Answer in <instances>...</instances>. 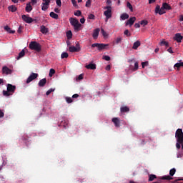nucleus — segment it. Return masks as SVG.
Here are the masks:
<instances>
[{
  "label": "nucleus",
  "instance_id": "38",
  "mask_svg": "<svg viewBox=\"0 0 183 183\" xmlns=\"http://www.w3.org/2000/svg\"><path fill=\"white\" fill-rule=\"evenodd\" d=\"M54 74H55V69H51L49 71V76H53Z\"/></svg>",
  "mask_w": 183,
  "mask_h": 183
},
{
  "label": "nucleus",
  "instance_id": "7",
  "mask_svg": "<svg viewBox=\"0 0 183 183\" xmlns=\"http://www.w3.org/2000/svg\"><path fill=\"white\" fill-rule=\"evenodd\" d=\"M109 44L94 43L92 44V48H97L98 51H102L103 49H107V46Z\"/></svg>",
  "mask_w": 183,
  "mask_h": 183
},
{
  "label": "nucleus",
  "instance_id": "13",
  "mask_svg": "<svg viewBox=\"0 0 183 183\" xmlns=\"http://www.w3.org/2000/svg\"><path fill=\"white\" fill-rule=\"evenodd\" d=\"M135 21H137V17H130L125 24L126 26H128V25H129V26H132Z\"/></svg>",
  "mask_w": 183,
  "mask_h": 183
},
{
  "label": "nucleus",
  "instance_id": "4",
  "mask_svg": "<svg viewBox=\"0 0 183 183\" xmlns=\"http://www.w3.org/2000/svg\"><path fill=\"white\" fill-rule=\"evenodd\" d=\"M29 48H30L31 51H36V52H41V51H42L41 44L36 41H31L29 45Z\"/></svg>",
  "mask_w": 183,
  "mask_h": 183
},
{
  "label": "nucleus",
  "instance_id": "2",
  "mask_svg": "<svg viewBox=\"0 0 183 183\" xmlns=\"http://www.w3.org/2000/svg\"><path fill=\"white\" fill-rule=\"evenodd\" d=\"M175 138L177 139L176 148L181 149V144L183 142V132L182 129H178L175 133Z\"/></svg>",
  "mask_w": 183,
  "mask_h": 183
},
{
  "label": "nucleus",
  "instance_id": "64",
  "mask_svg": "<svg viewBox=\"0 0 183 183\" xmlns=\"http://www.w3.org/2000/svg\"><path fill=\"white\" fill-rule=\"evenodd\" d=\"M177 64H179L180 68H181V66L183 67V62H179V63H177Z\"/></svg>",
  "mask_w": 183,
  "mask_h": 183
},
{
  "label": "nucleus",
  "instance_id": "30",
  "mask_svg": "<svg viewBox=\"0 0 183 183\" xmlns=\"http://www.w3.org/2000/svg\"><path fill=\"white\" fill-rule=\"evenodd\" d=\"M160 45H163V46H166L167 48H168V46H169V43H168V41H165V39H163L160 42Z\"/></svg>",
  "mask_w": 183,
  "mask_h": 183
},
{
  "label": "nucleus",
  "instance_id": "28",
  "mask_svg": "<svg viewBox=\"0 0 183 183\" xmlns=\"http://www.w3.org/2000/svg\"><path fill=\"white\" fill-rule=\"evenodd\" d=\"M120 111L121 112H129V109L128 107L125 106V107H121Z\"/></svg>",
  "mask_w": 183,
  "mask_h": 183
},
{
  "label": "nucleus",
  "instance_id": "57",
  "mask_svg": "<svg viewBox=\"0 0 183 183\" xmlns=\"http://www.w3.org/2000/svg\"><path fill=\"white\" fill-rule=\"evenodd\" d=\"M54 12H56V14H59V12H61V10H59L58 8H55Z\"/></svg>",
  "mask_w": 183,
  "mask_h": 183
},
{
  "label": "nucleus",
  "instance_id": "56",
  "mask_svg": "<svg viewBox=\"0 0 183 183\" xmlns=\"http://www.w3.org/2000/svg\"><path fill=\"white\" fill-rule=\"evenodd\" d=\"M4 112H2V110L0 109V118H4Z\"/></svg>",
  "mask_w": 183,
  "mask_h": 183
},
{
  "label": "nucleus",
  "instance_id": "22",
  "mask_svg": "<svg viewBox=\"0 0 183 183\" xmlns=\"http://www.w3.org/2000/svg\"><path fill=\"white\" fill-rule=\"evenodd\" d=\"M40 31L41 34H48V28H46L45 26H41Z\"/></svg>",
  "mask_w": 183,
  "mask_h": 183
},
{
  "label": "nucleus",
  "instance_id": "18",
  "mask_svg": "<svg viewBox=\"0 0 183 183\" xmlns=\"http://www.w3.org/2000/svg\"><path fill=\"white\" fill-rule=\"evenodd\" d=\"M86 69H97V64L94 63H90L88 65H86Z\"/></svg>",
  "mask_w": 183,
  "mask_h": 183
},
{
  "label": "nucleus",
  "instance_id": "50",
  "mask_svg": "<svg viewBox=\"0 0 183 183\" xmlns=\"http://www.w3.org/2000/svg\"><path fill=\"white\" fill-rule=\"evenodd\" d=\"M56 4L58 5V6H62V2L61 0H56Z\"/></svg>",
  "mask_w": 183,
  "mask_h": 183
},
{
  "label": "nucleus",
  "instance_id": "8",
  "mask_svg": "<svg viewBox=\"0 0 183 183\" xmlns=\"http://www.w3.org/2000/svg\"><path fill=\"white\" fill-rule=\"evenodd\" d=\"M69 52H79L81 51V46L79 45V43L76 44L75 46H71L69 47Z\"/></svg>",
  "mask_w": 183,
  "mask_h": 183
},
{
  "label": "nucleus",
  "instance_id": "44",
  "mask_svg": "<svg viewBox=\"0 0 183 183\" xmlns=\"http://www.w3.org/2000/svg\"><path fill=\"white\" fill-rule=\"evenodd\" d=\"M124 34L127 36H131V33H129V30L127 29L124 31Z\"/></svg>",
  "mask_w": 183,
  "mask_h": 183
},
{
  "label": "nucleus",
  "instance_id": "41",
  "mask_svg": "<svg viewBox=\"0 0 183 183\" xmlns=\"http://www.w3.org/2000/svg\"><path fill=\"white\" fill-rule=\"evenodd\" d=\"M54 91H55V89H49L46 92V95H49L51 92H54Z\"/></svg>",
  "mask_w": 183,
  "mask_h": 183
},
{
  "label": "nucleus",
  "instance_id": "21",
  "mask_svg": "<svg viewBox=\"0 0 183 183\" xmlns=\"http://www.w3.org/2000/svg\"><path fill=\"white\" fill-rule=\"evenodd\" d=\"M50 16L53 18V19H59V16L54 11L50 12Z\"/></svg>",
  "mask_w": 183,
  "mask_h": 183
},
{
  "label": "nucleus",
  "instance_id": "31",
  "mask_svg": "<svg viewBox=\"0 0 183 183\" xmlns=\"http://www.w3.org/2000/svg\"><path fill=\"white\" fill-rule=\"evenodd\" d=\"M16 6H9V11H10V12H16Z\"/></svg>",
  "mask_w": 183,
  "mask_h": 183
},
{
  "label": "nucleus",
  "instance_id": "1",
  "mask_svg": "<svg viewBox=\"0 0 183 183\" xmlns=\"http://www.w3.org/2000/svg\"><path fill=\"white\" fill-rule=\"evenodd\" d=\"M172 9V7L168 3H163L162 6L159 5H157L155 8V14H159V15H164L167 11H171Z\"/></svg>",
  "mask_w": 183,
  "mask_h": 183
},
{
  "label": "nucleus",
  "instance_id": "10",
  "mask_svg": "<svg viewBox=\"0 0 183 183\" xmlns=\"http://www.w3.org/2000/svg\"><path fill=\"white\" fill-rule=\"evenodd\" d=\"M41 3V9L43 11H46L48 8H49V4H51V1L49 0H42Z\"/></svg>",
  "mask_w": 183,
  "mask_h": 183
},
{
  "label": "nucleus",
  "instance_id": "39",
  "mask_svg": "<svg viewBox=\"0 0 183 183\" xmlns=\"http://www.w3.org/2000/svg\"><path fill=\"white\" fill-rule=\"evenodd\" d=\"M75 16H81L82 15V12L80 10H77L76 12L74 13Z\"/></svg>",
  "mask_w": 183,
  "mask_h": 183
},
{
  "label": "nucleus",
  "instance_id": "20",
  "mask_svg": "<svg viewBox=\"0 0 183 183\" xmlns=\"http://www.w3.org/2000/svg\"><path fill=\"white\" fill-rule=\"evenodd\" d=\"M139 46H141V41H137L136 42L134 43L132 49H138Z\"/></svg>",
  "mask_w": 183,
  "mask_h": 183
},
{
  "label": "nucleus",
  "instance_id": "24",
  "mask_svg": "<svg viewBox=\"0 0 183 183\" xmlns=\"http://www.w3.org/2000/svg\"><path fill=\"white\" fill-rule=\"evenodd\" d=\"M120 18L122 21H125V19H128V18H129V14L124 13L121 15Z\"/></svg>",
  "mask_w": 183,
  "mask_h": 183
},
{
  "label": "nucleus",
  "instance_id": "6",
  "mask_svg": "<svg viewBox=\"0 0 183 183\" xmlns=\"http://www.w3.org/2000/svg\"><path fill=\"white\" fill-rule=\"evenodd\" d=\"M104 9H107L104 11V15L106 16L107 19L112 18V7L111 6H107L104 8Z\"/></svg>",
  "mask_w": 183,
  "mask_h": 183
},
{
  "label": "nucleus",
  "instance_id": "58",
  "mask_svg": "<svg viewBox=\"0 0 183 183\" xmlns=\"http://www.w3.org/2000/svg\"><path fill=\"white\" fill-rule=\"evenodd\" d=\"M111 70V65H107V66H106V71H110Z\"/></svg>",
  "mask_w": 183,
  "mask_h": 183
},
{
  "label": "nucleus",
  "instance_id": "55",
  "mask_svg": "<svg viewBox=\"0 0 183 183\" xmlns=\"http://www.w3.org/2000/svg\"><path fill=\"white\" fill-rule=\"evenodd\" d=\"M167 51H169V54H174V51H172V47H169V48L167 49Z\"/></svg>",
  "mask_w": 183,
  "mask_h": 183
},
{
  "label": "nucleus",
  "instance_id": "49",
  "mask_svg": "<svg viewBox=\"0 0 183 183\" xmlns=\"http://www.w3.org/2000/svg\"><path fill=\"white\" fill-rule=\"evenodd\" d=\"M86 8H89V6H91V0H87L86 1Z\"/></svg>",
  "mask_w": 183,
  "mask_h": 183
},
{
  "label": "nucleus",
  "instance_id": "52",
  "mask_svg": "<svg viewBox=\"0 0 183 183\" xmlns=\"http://www.w3.org/2000/svg\"><path fill=\"white\" fill-rule=\"evenodd\" d=\"M17 32H18V34H21L22 32V26H20L19 27V29L17 30Z\"/></svg>",
  "mask_w": 183,
  "mask_h": 183
},
{
  "label": "nucleus",
  "instance_id": "53",
  "mask_svg": "<svg viewBox=\"0 0 183 183\" xmlns=\"http://www.w3.org/2000/svg\"><path fill=\"white\" fill-rule=\"evenodd\" d=\"M134 28H141V24H139V23H136L134 24Z\"/></svg>",
  "mask_w": 183,
  "mask_h": 183
},
{
  "label": "nucleus",
  "instance_id": "32",
  "mask_svg": "<svg viewBox=\"0 0 183 183\" xmlns=\"http://www.w3.org/2000/svg\"><path fill=\"white\" fill-rule=\"evenodd\" d=\"M175 172H177V169H175V168L170 169L169 171L170 177H174V175H175Z\"/></svg>",
  "mask_w": 183,
  "mask_h": 183
},
{
  "label": "nucleus",
  "instance_id": "34",
  "mask_svg": "<svg viewBox=\"0 0 183 183\" xmlns=\"http://www.w3.org/2000/svg\"><path fill=\"white\" fill-rule=\"evenodd\" d=\"M65 100L67 102V104H72V102H74V100H72V98H71V97H66L65 98Z\"/></svg>",
  "mask_w": 183,
  "mask_h": 183
},
{
  "label": "nucleus",
  "instance_id": "40",
  "mask_svg": "<svg viewBox=\"0 0 183 183\" xmlns=\"http://www.w3.org/2000/svg\"><path fill=\"white\" fill-rule=\"evenodd\" d=\"M148 65H149V62L148 61L142 62V68H145V66H148Z\"/></svg>",
  "mask_w": 183,
  "mask_h": 183
},
{
  "label": "nucleus",
  "instance_id": "54",
  "mask_svg": "<svg viewBox=\"0 0 183 183\" xmlns=\"http://www.w3.org/2000/svg\"><path fill=\"white\" fill-rule=\"evenodd\" d=\"M72 98H74V99L79 98V94H74L72 96Z\"/></svg>",
  "mask_w": 183,
  "mask_h": 183
},
{
  "label": "nucleus",
  "instance_id": "36",
  "mask_svg": "<svg viewBox=\"0 0 183 183\" xmlns=\"http://www.w3.org/2000/svg\"><path fill=\"white\" fill-rule=\"evenodd\" d=\"M68 56H69V55L66 52H63L61 55V59H64V58H68Z\"/></svg>",
  "mask_w": 183,
  "mask_h": 183
},
{
  "label": "nucleus",
  "instance_id": "26",
  "mask_svg": "<svg viewBox=\"0 0 183 183\" xmlns=\"http://www.w3.org/2000/svg\"><path fill=\"white\" fill-rule=\"evenodd\" d=\"M161 179L163 180H167V181H171V179H174V178H172V177L167 175V176H163L161 177Z\"/></svg>",
  "mask_w": 183,
  "mask_h": 183
},
{
  "label": "nucleus",
  "instance_id": "16",
  "mask_svg": "<svg viewBox=\"0 0 183 183\" xmlns=\"http://www.w3.org/2000/svg\"><path fill=\"white\" fill-rule=\"evenodd\" d=\"M101 30L97 28V29H95L93 31V34H92V37H93V39H98V36L99 35V31Z\"/></svg>",
  "mask_w": 183,
  "mask_h": 183
},
{
  "label": "nucleus",
  "instance_id": "48",
  "mask_svg": "<svg viewBox=\"0 0 183 183\" xmlns=\"http://www.w3.org/2000/svg\"><path fill=\"white\" fill-rule=\"evenodd\" d=\"M140 24H141V25H148V21H147V20H142V21L140 22Z\"/></svg>",
  "mask_w": 183,
  "mask_h": 183
},
{
  "label": "nucleus",
  "instance_id": "19",
  "mask_svg": "<svg viewBox=\"0 0 183 183\" xmlns=\"http://www.w3.org/2000/svg\"><path fill=\"white\" fill-rule=\"evenodd\" d=\"M122 42V37L118 36L115 40L113 41L114 45H118L119 44H121Z\"/></svg>",
  "mask_w": 183,
  "mask_h": 183
},
{
  "label": "nucleus",
  "instance_id": "63",
  "mask_svg": "<svg viewBox=\"0 0 183 183\" xmlns=\"http://www.w3.org/2000/svg\"><path fill=\"white\" fill-rule=\"evenodd\" d=\"M179 21H183V15H181L179 16Z\"/></svg>",
  "mask_w": 183,
  "mask_h": 183
},
{
  "label": "nucleus",
  "instance_id": "62",
  "mask_svg": "<svg viewBox=\"0 0 183 183\" xmlns=\"http://www.w3.org/2000/svg\"><path fill=\"white\" fill-rule=\"evenodd\" d=\"M36 0H31V3L33 5H35V4H36Z\"/></svg>",
  "mask_w": 183,
  "mask_h": 183
},
{
  "label": "nucleus",
  "instance_id": "27",
  "mask_svg": "<svg viewBox=\"0 0 183 183\" xmlns=\"http://www.w3.org/2000/svg\"><path fill=\"white\" fill-rule=\"evenodd\" d=\"M26 11L27 12H31L32 11V6L31 5V3H28L26 6Z\"/></svg>",
  "mask_w": 183,
  "mask_h": 183
},
{
  "label": "nucleus",
  "instance_id": "33",
  "mask_svg": "<svg viewBox=\"0 0 183 183\" xmlns=\"http://www.w3.org/2000/svg\"><path fill=\"white\" fill-rule=\"evenodd\" d=\"M66 38L67 39H71L72 38V31H68L66 32Z\"/></svg>",
  "mask_w": 183,
  "mask_h": 183
},
{
  "label": "nucleus",
  "instance_id": "25",
  "mask_svg": "<svg viewBox=\"0 0 183 183\" xmlns=\"http://www.w3.org/2000/svg\"><path fill=\"white\" fill-rule=\"evenodd\" d=\"M154 179H157V175L155 174H149V182L154 181Z\"/></svg>",
  "mask_w": 183,
  "mask_h": 183
},
{
  "label": "nucleus",
  "instance_id": "37",
  "mask_svg": "<svg viewBox=\"0 0 183 183\" xmlns=\"http://www.w3.org/2000/svg\"><path fill=\"white\" fill-rule=\"evenodd\" d=\"M138 68H139L138 61H136L134 63V68L133 69V71H138Z\"/></svg>",
  "mask_w": 183,
  "mask_h": 183
},
{
  "label": "nucleus",
  "instance_id": "35",
  "mask_svg": "<svg viewBox=\"0 0 183 183\" xmlns=\"http://www.w3.org/2000/svg\"><path fill=\"white\" fill-rule=\"evenodd\" d=\"M127 6L130 9L131 12H134V9L132 8V4H131V3L127 2Z\"/></svg>",
  "mask_w": 183,
  "mask_h": 183
},
{
  "label": "nucleus",
  "instance_id": "61",
  "mask_svg": "<svg viewBox=\"0 0 183 183\" xmlns=\"http://www.w3.org/2000/svg\"><path fill=\"white\" fill-rule=\"evenodd\" d=\"M157 0H149V4H154Z\"/></svg>",
  "mask_w": 183,
  "mask_h": 183
},
{
  "label": "nucleus",
  "instance_id": "42",
  "mask_svg": "<svg viewBox=\"0 0 183 183\" xmlns=\"http://www.w3.org/2000/svg\"><path fill=\"white\" fill-rule=\"evenodd\" d=\"M101 33H102V35H103V36H104V38L106 36H107V31H105V30H104V29H101Z\"/></svg>",
  "mask_w": 183,
  "mask_h": 183
},
{
  "label": "nucleus",
  "instance_id": "3",
  "mask_svg": "<svg viewBox=\"0 0 183 183\" xmlns=\"http://www.w3.org/2000/svg\"><path fill=\"white\" fill-rule=\"evenodd\" d=\"M6 88L7 91L3 90L4 97H11V95H14V94H15V91L16 90V86L12 85L11 84H7Z\"/></svg>",
  "mask_w": 183,
  "mask_h": 183
},
{
  "label": "nucleus",
  "instance_id": "45",
  "mask_svg": "<svg viewBox=\"0 0 183 183\" xmlns=\"http://www.w3.org/2000/svg\"><path fill=\"white\" fill-rule=\"evenodd\" d=\"M81 79H84V74H83L79 75L78 78L76 79V81H81Z\"/></svg>",
  "mask_w": 183,
  "mask_h": 183
},
{
  "label": "nucleus",
  "instance_id": "12",
  "mask_svg": "<svg viewBox=\"0 0 183 183\" xmlns=\"http://www.w3.org/2000/svg\"><path fill=\"white\" fill-rule=\"evenodd\" d=\"M2 74H5V75H11L12 74V70L8 66H4L2 67Z\"/></svg>",
  "mask_w": 183,
  "mask_h": 183
},
{
  "label": "nucleus",
  "instance_id": "15",
  "mask_svg": "<svg viewBox=\"0 0 183 183\" xmlns=\"http://www.w3.org/2000/svg\"><path fill=\"white\" fill-rule=\"evenodd\" d=\"M173 39L174 41H177L178 43H181L183 39V36L179 33H177L175 36H174Z\"/></svg>",
  "mask_w": 183,
  "mask_h": 183
},
{
  "label": "nucleus",
  "instance_id": "29",
  "mask_svg": "<svg viewBox=\"0 0 183 183\" xmlns=\"http://www.w3.org/2000/svg\"><path fill=\"white\" fill-rule=\"evenodd\" d=\"M25 56V50H21V51L19 54L17 59H21V58H24Z\"/></svg>",
  "mask_w": 183,
  "mask_h": 183
},
{
  "label": "nucleus",
  "instance_id": "46",
  "mask_svg": "<svg viewBox=\"0 0 183 183\" xmlns=\"http://www.w3.org/2000/svg\"><path fill=\"white\" fill-rule=\"evenodd\" d=\"M88 19H95V15L91 14L88 16Z\"/></svg>",
  "mask_w": 183,
  "mask_h": 183
},
{
  "label": "nucleus",
  "instance_id": "59",
  "mask_svg": "<svg viewBox=\"0 0 183 183\" xmlns=\"http://www.w3.org/2000/svg\"><path fill=\"white\" fill-rule=\"evenodd\" d=\"M80 22H81V24H85V18H81V19H80Z\"/></svg>",
  "mask_w": 183,
  "mask_h": 183
},
{
  "label": "nucleus",
  "instance_id": "51",
  "mask_svg": "<svg viewBox=\"0 0 183 183\" xmlns=\"http://www.w3.org/2000/svg\"><path fill=\"white\" fill-rule=\"evenodd\" d=\"M71 4L73 6H78V5L76 4V0H71Z\"/></svg>",
  "mask_w": 183,
  "mask_h": 183
},
{
  "label": "nucleus",
  "instance_id": "60",
  "mask_svg": "<svg viewBox=\"0 0 183 183\" xmlns=\"http://www.w3.org/2000/svg\"><path fill=\"white\" fill-rule=\"evenodd\" d=\"M0 85H4V79H0Z\"/></svg>",
  "mask_w": 183,
  "mask_h": 183
},
{
  "label": "nucleus",
  "instance_id": "9",
  "mask_svg": "<svg viewBox=\"0 0 183 183\" xmlns=\"http://www.w3.org/2000/svg\"><path fill=\"white\" fill-rule=\"evenodd\" d=\"M39 75L36 73H31V75L27 78L26 81V84H30V82H32L34 79H36L38 78Z\"/></svg>",
  "mask_w": 183,
  "mask_h": 183
},
{
  "label": "nucleus",
  "instance_id": "47",
  "mask_svg": "<svg viewBox=\"0 0 183 183\" xmlns=\"http://www.w3.org/2000/svg\"><path fill=\"white\" fill-rule=\"evenodd\" d=\"M103 59L105 61H111V57H109V56H103Z\"/></svg>",
  "mask_w": 183,
  "mask_h": 183
},
{
  "label": "nucleus",
  "instance_id": "17",
  "mask_svg": "<svg viewBox=\"0 0 183 183\" xmlns=\"http://www.w3.org/2000/svg\"><path fill=\"white\" fill-rule=\"evenodd\" d=\"M38 85H39V86H40V87L45 86V85H46V78H44V79H41V80L39 81Z\"/></svg>",
  "mask_w": 183,
  "mask_h": 183
},
{
  "label": "nucleus",
  "instance_id": "23",
  "mask_svg": "<svg viewBox=\"0 0 183 183\" xmlns=\"http://www.w3.org/2000/svg\"><path fill=\"white\" fill-rule=\"evenodd\" d=\"M4 29L8 32L9 34H15V30H12L10 29L9 26H4Z\"/></svg>",
  "mask_w": 183,
  "mask_h": 183
},
{
  "label": "nucleus",
  "instance_id": "5",
  "mask_svg": "<svg viewBox=\"0 0 183 183\" xmlns=\"http://www.w3.org/2000/svg\"><path fill=\"white\" fill-rule=\"evenodd\" d=\"M70 24L72 26H74L75 32H79V31H81V26H82V24L79 23V21H78V19L71 18Z\"/></svg>",
  "mask_w": 183,
  "mask_h": 183
},
{
  "label": "nucleus",
  "instance_id": "14",
  "mask_svg": "<svg viewBox=\"0 0 183 183\" xmlns=\"http://www.w3.org/2000/svg\"><path fill=\"white\" fill-rule=\"evenodd\" d=\"M112 121L114 124L116 128H119V127H121V121L118 117L113 118Z\"/></svg>",
  "mask_w": 183,
  "mask_h": 183
},
{
  "label": "nucleus",
  "instance_id": "11",
  "mask_svg": "<svg viewBox=\"0 0 183 183\" xmlns=\"http://www.w3.org/2000/svg\"><path fill=\"white\" fill-rule=\"evenodd\" d=\"M21 19L24 22H26V24H32V22H34V19H32V17H29L25 14L21 16Z\"/></svg>",
  "mask_w": 183,
  "mask_h": 183
},
{
  "label": "nucleus",
  "instance_id": "43",
  "mask_svg": "<svg viewBox=\"0 0 183 183\" xmlns=\"http://www.w3.org/2000/svg\"><path fill=\"white\" fill-rule=\"evenodd\" d=\"M174 69H176V68H177V71H179V68H181V67H180V66H179V64L176 63V64H174Z\"/></svg>",
  "mask_w": 183,
  "mask_h": 183
}]
</instances>
